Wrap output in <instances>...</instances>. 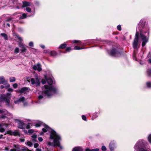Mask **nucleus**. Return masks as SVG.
I'll list each match as a JSON object with an SVG mask.
<instances>
[{
	"mask_svg": "<svg viewBox=\"0 0 151 151\" xmlns=\"http://www.w3.org/2000/svg\"><path fill=\"white\" fill-rule=\"evenodd\" d=\"M39 144L37 143H35L34 145V147L35 148H37L39 146Z\"/></svg>",
	"mask_w": 151,
	"mask_h": 151,
	"instance_id": "45",
	"label": "nucleus"
},
{
	"mask_svg": "<svg viewBox=\"0 0 151 151\" xmlns=\"http://www.w3.org/2000/svg\"><path fill=\"white\" fill-rule=\"evenodd\" d=\"M19 46L21 48V51L22 52H25L26 49L24 46V44L21 43L20 42L19 43Z\"/></svg>",
	"mask_w": 151,
	"mask_h": 151,
	"instance_id": "14",
	"label": "nucleus"
},
{
	"mask_svg": "<svg viewBox=\"0 0 151 151\" xmlns=\"http://www.w3.org/2000/svg\"><path fill=\"white\" fill-rule=\"evenodd\" d=\"M148 140L149 142L151 143V134L149 135L148 138Z\"/></svg>",
	"mask_w": 151,
	"mask_h": 151,
	"instance_id": "35",
	"label": "nucleus"
},
{
	"mask_svg": "<svg viewBox=\"0 0 151 151\" xmlns=\"http://www.w3.org/2000/svg\"><path fill=\"white\" fill-rule=\"evenodd\" d=\"M6 134L14 136H17L19 135L20 133L18 132H12L11 131H8L6 132Z\"/></svg>",
	"mask_w": 151,
	"mask_h": 151,
	"instance_id": "12",
	"label": "nucleus"
},
{
	"mask_svg": "<svg viewBox=\"0 0 151 151\" xmlns=\"http://www.w3.org/2000/svg\"><path fill=\"white\" fill-rule=\"evenodd\" d=\"M110 54L112 56L118 57L120 55V53L116 51L115 49H112L111 50Z\"/></svg>",
	"mask_w": 151,
	"mask_h": 151,
	"instance_id": "7",
	"label": "nucleus"
},
{
	"mask_svg": "<svg viewBox=\"0 0 151 151\" xmlns=\"http://www.w3.org/2000/svg\"><path fill=\"white\" fill-rule=\"evenodd\" d=\"M147 74L149 76H151V69H149L148 70Z\"/></svg>",
	"mask_w": 151,
	"mask_h": 151,
	"instance_id": "28",
	"label": "nucleus"
},
{
	"mask_svg": "<svg viewBox=\"0 0 151 151\" xmlns=\"http://www.w3.org/2000/svg\"><path fill=\"white\" fill-rule=\"evenodd\" d=\"M148 62H149L150 63H151V59H149V60H148Z\"/></svg>",
	"mask_w": 151,
	"mask_h": 151,
	"instance_id": "60",
	"label": "nucleus"
},
{
	"mask_svg": "<svg viewBox=\"0 0 151 151\" xmlns=\"http://www.w3.org/2000/svg\"><path fill=\"white\" fill-rule=\"evenodd\" d=\"M41 82L43 84H44L46 83V81L44 79H42Z\"/></svg>",
	"mask_w": 151,
	"mask_h": 151,
	"instance_id": "42",
	"label": "nucleus"
},
{
	"mask_svg": "<svg viewBox=\"0 0 151 151\" xmlns=\"http://www.w3.org/2000/svg\"><path fill=\"white\" fill-rule=\"evenodd\" d=\"M17 86L18 85L16 83H15L13 85V87L14 88H16L17 87Z\"/></svg>",
	"mask_w": 151,
	"mask_h": 151,
	"instance_id": "40",
	"label": "nucleus"
},
{
	"mask_svg": "<svg viewBox=\"0 0 151 151\" xmlns=\"http://www.w3.org/2000/svg\"><path fill=\"white\" fill-rule=\"evenodd\" d=\"M147 86L149 88H151V83L150 82H148L147 83Z\"/></svg>",
	"mask_w": 151,
	"mask_h": 151,
	"instance_id": "31",
	"label": "nucleus"
},
{
	"mask_svg": "<svg viewBox=\"0 0 151 151\" xmlns=\"http://www.w3.org/2000/svg\"><path fill=\"white\" fill-rule=\"evenodd\" d=\"M12 17H9L5 21L6 22H9L10 21H12Z\"/></svg>",
	"mask_w": 151,
	"mask_h": 151,
	"instance_id": "39",
	"label": "nucleus"
},
{
	"mask_svg": "<svg viewBox=\"0 0 151 151\" xmlns=\"http://www.w3.org/2000/svg\"><path fill=\"white\" fill-rule=\"evenodd\" d=\"M73 43H77L78 42H80V41L76 40H74L73 41Z\"/></svg>",
	"mask_w": 151,
	"mask_h": 151,
	"instance_id": "47",
	"label": "nucleus"
},
{
	"mask_svg": "<svg viewBox=\"0 0 151 151\" xmlns=\"http://www.w3.org/2000/svg\"><path fill=\"white\" fill-rule=\"evenodd\" d=\"M27 17V14L25 13H23L22 14V15H20L19 16V19H24Z\"/></svg>",
	"mask_w": 151,
	"mask_h": 151,
	"instance_id": "20",
	"label": "nucleus"
},
{
	"mask_svg": "<svg viewBox=\"0 0 151 151\" xmlns=\"http://www.w3.org/2000/svg\"><path fill=\"white\" fill-rule=\"evenodd\" d=\"M71 48L70 47H68L66 48V51L67 52H69L70 50H71Z\"/></svg>",
	"mask_w": 151,
	"mask_h": 151,
	"instance_id": "48",
	"label": "nucleus"
},
{
	"mask_svg": "<svg viewBox=\"0 0 151 151\" xmlns=\"http://www.w3.org/2000/svg\"><path fill=\"white\" fill-rule=\"evenodd\" d=\"M1 35L3 37L5 40H8V36L5 33H1Z\"/></svg>",
	"mask_w": 151,
	"mask_h": 151,
	"instance_id": "23",
	"label": "nucleus"
},
{
	"mask_svg": "<svg viewBox=\"0 0 151 151\" xmlns=\"http://www.w3.org/2000/svg\"><path fill=\"white\" fill-rule=\"evenodd\" d=\"M17 38L20 41H21L22 40L21 37H19V36H17Z\"/></svg>",
	"mask_w": 151,
	"mask_h": 151,
	"instance_id": "51",
	"label": "nucleus"
},
{
	"mask_svg": "<svg viewBox=\"0 0 151 151\" xmlns=\"http://www.w3.org/2000/svg\"><path fill=\"white\" fill-rule=\"evenodd\" d=\"M16 150L14 149H11L10 151H16Z\"/></svg>",
	"mask_w": 151,
	"mask_h": 151,
	"instance_id": "58",
	"label": "nucleus"
},
{
	"mask_svg": "<svg viewBox=\"0 0 151 151\" xmlns=\"http://www.w3.org/2000/svg\"><path fill=\"white\" fill-rule=\"evenodd\" d=\"M21 151H31L28 150L27 148L24 147L22 149H21Z\"/></svg>",
	"mask_w": 151,
	"mask_h": 151,
	"instance_id": "27",
	"label": "nucleus"
},
{
	"mask_svg": "<svg viewBox=\"0 0 151 151\" xmlns=\"http://www.w3.org/2000/svg\"><path fill=\"white\" fill-rule=\"evenodd\" d=\"M82 47H80L78 46H76L74 47V49L76 50H78L83 49Z\"/></svg>",
	"mask_w": 151,
	"mask_h": 151,
	"instance_id": "29",
	"label": "nucleus"
},
{
	"mask_svg": "<svg viewBox=\"0 0 151 151\" xmlns=\"http://www.w3.org/2000/svg\"><path fill=\"white\" fill-rule=\"evenodd\" d=\"M8 81L5 80L3 76L0 77V84H6V86L5 87L7 89V87H9L10 86V85L7 83Z\"/></svg>",
	"mask_w": 151,
	"mask_h": 151,
	"instance_id": "8",
	"label": "nucleus"
},
{
	"mask_svg": "<svg viewBox=\"0 0 151 151\" xmlns=\"http://www.w3.org/2000/svg\"><path fill=\"white\" fill-rule=\"evenodd\" d=\"M9 147H5L4 148V150H5L6 151H9Z\"/></svg>",
	"mask_w": 151,
	"mask_h": 151,
	"instance_id": "44",
	"label": "nucleus"
},
{
	"mask_svg": "<svg viewBox=\"0 0 151 151\" xmlns=\"http://www.w3.org/2000/svg\"><path fill=\"white\" fill-rule=\"evenodd\" d=\"M72 151H83V149L80 147H76L73 149Z\"/></svg>",
	"mask_w": 151,
	"mask_h": 151,
	"instance_id": "17",
	"label": "nucleus"
},
{
	"mask_svg": "<svg viewBox=\"0 0 151 151\" xmlns=\"http://www.w3.org/2000/svg\"><path fill=\"white\" fill-rule=\"evenodd\" d=\"M11 94L7 93L6 94H2L0 96V101H5L6 105L9 106Z\"/></svg>",
	"mask_w": 151,
	"mask_h": 151,
	"instance_id": "5",
	"label": "nucleus"
},
{
	"mask_svg": "<svg viewBox=\"0 0 151 151\" xmlns=\"http://www.w3.org/2000/svg\"><path fill=\"white\" fill-rule=\"evenodd\" d=\"M19 49L18 47H16L14 50V52L15 53H17L19 52Z\"/></svg>",
	"mask_w": 151,
	"mask_h": 151,
	"instance_id": "33",
	"label": "nucleus"
},
{
	"mask_svg": "<svg viewBox=\"0 0 151 151\" xmlns=\"http://www.w3.org/2000/svg\"><path fill=\"white\" fill-rule=\"evenodd\" d=\"M28 90V88L27 87H23L21 89L19 90V91L21 93L25 92Z\"/></svg>",
	"mask_w": 151,
	"mask_h": 151,
	"instance_id": "21",
	"label": "nucleus"
},
{
	"mask_svg": "<svg viewBox=\"0 0 151 151\" xmlns=\"http://www.w3.org/2000/svg\"><path fill=\"white\" fill-rule=\"evenodd\" d=\"M30 128V126L29 125H27L26 126V128L27 129H29Z\"/></svg>",
	"mask_w": 151,
	"mask_h": 151,
	"instance_id": "54",
	"label": "nucleus"
},
{
	"mask_svg": "<svg viewBox=\"0 0 151 151\" xmlns=\"http://www.w3.org/2000/svg\"><path fill=\"white\" fill-rule=\"evenodd\" d=\"M13 89L11 88H9L8 89V91H9L12 92L13 91Z\"/></svg>",
	"mask_w": 151,
	"mask_h": 151,
	"instance_id": "52",
	"label": "nucleus"
},
{
	"mask_svg": "<svg viewBox=\"0 0 151 151\" xmlns=\"http://www.w3.org/2000/svg\"><path fill=\"white\" fill-rule=\"evenodd\" d=\"M6 25L9 27L10 26V24L9 23H7Z\"/></svg>",
	"mask_w": 151,
	"mask_h": 151,
	"instance_id": "62",
	"label": "nucleus"
},
{
	"mask_svg": "<svg viewBox=\"0 0 151 151\" xmlns=\"http://www.w3.org/2000/svg\"><path fill=\"white\" fill-rule=\"evenodd\" d=\"M15 78L14 77H12L9 78V81L11 82H12L15 81Z\"/></svg>",
	"mask_w": 151,
	"mask_h": 151,
	"instance_id": "26",
	"label": "nucleus"
},
{
	"mask_svg": "<svg viewBox=\"0 0 151 151\" xmlns=\"http://www.w3.org/2000/svg\"><path fill=\"white\" fill-rule=\"evenodd\" d=\"M33 69L35 70H37L38 71H40L42 70L41 66L40 64H37L36 65H34Z\"/></svg>",
	"mask_w": 151,
	"mask_h": 151,
	"instance_id": "10",
	"label": "nucleus"
},
{
	"mask_svg": "<svg viewBox=\"0 0 151 151\" xmlns=\"http://www.w3.org/2000/svg\"><path fill=\"white\" fill-rule=\"evenodd\" d=\"M40 46L42 48L44 49L45 48V46L44 45H41Z\"/></svg>",
	"mask_w": 151,
	"mask_h": 151,
	"instance_id": "56",
	"label": "nucleus"
},
{
	"mask_svg": "<svg viewBox=\"0 0 151 151\" xmlns=\"http://www.w3.org/2000/svg\"><path fill=\"white\" fill-rule=\"evenodd\" d=\"M34 132V131L32 129L29 130L28 131V133H33Z\"/></svg>",
	"mask_w": 151,
	"mask_h": 151,
	"instance_id": "43",
	"label": "nucleus"
},
{
	"mask_svg": "<svg viewBox=\"0 0 151 151\" xmlns=\"http://www.w3.org/2000/svg\"><path fill=\"white\" fill-rule=\"evenodd\" d=\"M101 149L103 151H106V147L104 146L102 147Z\"/></svg>",
	"mask_w": 151,
	"mask_h": 151,
	"instance_id": "41",
	"label": "nucleus"
},
{
	"mask_svg": "<svg viewBox=\"0 0 151 151\" xmlns=\"http://www.w3.org/2000/svg\"><path fill=\"white\" fill-rule=\"evenodd\" d=\"M32 140L34 142H35L37 141V135L34 134L32 136Z\"/></svg>",
	"mask_w": 151,
	"mask_h": 151,
	"instance_id": "22",
	"label": "nucleus"
},
{
	"mask_svg": "<svg viewBox=\"0 0 151 151\" xmlns=\"http://www.w3.org/2000/svg\"><path fill=\"white\" fill-rule=\"evenodd\" d=\"M26 10L28 12H30L31 11V9L30 8L28 7H27L26 9Z\"/></svg>",
	"mask_w": 151,
	"mask_h": 151,
	"instance_id": "34",
	"label": "nucleus"
},
{
	"mask_svg": "<svg viewBox=\"0 0 151 151\" xmlns=\"http://www.w3.org/2000/svg\"><path fill=\"white\" fill-rule=\"evenodd\" d=\"M36 151H41V150L40 148H37L36 149Z\"/></svg>",
	"mask_w": 151,
	"mask_h": 151,
	"instance_id": "55",
	"label": "nucleus"
},
{
	"mask_svg": "<svg viewBox=\"0 0 151 151\" xmlns=\"http://www.w3.org/2000/svg\"><path fill=\"white\" fill-rule=\"evenodd\" d=\"M82 117L83 120L86 121H87L86 117L85 115H82Z\"/></svg>",
	"mask_w": 151,
	"mask_h": 151,
	"instance_id": "36",
	"label": "nucleus"
},
{
	"mask_svg": "<svg viewBox=\"0 0 151 151\" xmlns=\"http://www.w3.org/2000/svg\"><path fill=\"white\" fill-rule=\"evenodd\" d=\"M23 5L22 6V7H24L27 6H30V3L29 2H27V1H24L23 2Z\"/></svg>",
	"mask_w": 151,
	"mask_h": 151,
	"instance_id": "18",
	"label": "nucleus"
},
{
	"mask_svg": "<svg viewBox=\"0 0 151 151\" xmlns=\"http://www.w3.org/2000/svg\"><path fill=\"white\" fill-rule=\"evenodd\" d=\"M43 97V95H40L38 96V100H40L41 99H42Z\"/></svg>",
	"mask_w": 151,
	"mask_h": 151,
	"instance_id": "38",
	"label": "nucleus"
},
{
	"mask_svg": "<svg viewBox=\"0 0 151 151\" xmlns=\"http://www.w3.org/2000/svg\"><path fill=\"white\" fill-rule=\"evenodd\" d=\"M67 46L66 44L64 43L63 44H62L60 45L59 47V48L63 49L65 48Z\"/></svg>",
	"mask_w": 151,
	"mask_h": 151,
	"instance_id": "25",
	"label": "nucleus"
},
{
	"mask_svg": "<svg viewBox=\"0 0 151 151\" xmlns=\"http://www.w3.org/2000/svg\"><path fill=\"white\" fill-rule=\"evenodd\" d=\"M5 125L6 127H7L8 125L7 124L2 123L0 124V132H4L5 131V129L2 127V126Z\"/></svg>",
	"mask_w": 151,
	"mask_h": 151,
	"instance_id": "16",
	"label": "nucleus"
},
{
	"mask_svg": "<svg viewBox=\"0 0 151 151\" xmlns=\"http://www.w3.org/2000/svg\"><path fill=\"white\" fill-rule=\"evenodd\" d=\"M38 140L40 142H41L43 141V139L42 137H39L38 138Z\"/></svg>",
	"mask_w": 151,
	"mask_h": 151,
	"instance_id": "46",
	"label": "nucleus"
},
{
	"mask_svg": "<svg viewBox=\"0 0 151 151\" xmlns=\"http://www.w3.org/2000/svg\"><path fill=\"white\" fill-rule=\"evenodd\" d=\"M143 20H141L137 26L135 37L133 43V47L134 49H137L139 45L141 42H142V45L144 47L148 42V37L142 34V32L146 33L149 30L148 27H142Z\"/></svg>",
	"mask_w": 151,
	"mask_h": 151,
	"instance_id": "1",
	"label": "nucleus"
},
{
	"mask_svg": "<svg viewBox=\"0 0 151 151\" xmlns=\"http://www.w3.org/2000/svg\"><path fill=\"white\" fill-rule=\"evenodd\" d=\"M50 50H45L44 51V52L46 53L48 55L49 54V52H50Z\"/></svg>",
	"mask_w": 151,
	"mask_h": 151,
	"instance_id": "30",
	"label": "nucleus"
},
{
	"mask_svg": "<svg viewBox=\"0 0 151 151\" xmlns=\"http://www.w3.org/2000/svg\"><path fill=\"white\" fill-rule=\"evenodd\" d=\"M48 144L49 145H51V143L50 142H49L48 143Z\"/></svg>",
	"mask_w": 151,
	"mask_h": 151,
	"instance_id": "64",
	"label": "nucleus"
},
{
	"mask_svg": "<svg viewBox=\"0 0 151 151\" xmlns=\"http://www.w3.org/2000/svg\"><path fill=\"white\" fill-rule=\"evenodd\" d=\"M17 14H18L17 13H15L14 14V15H15Z\"/></svg>",
	"mask_w": 151,
	"mask_h": 151,
	"instance_id": "63",
	"label": "nucleus"
},
{
	"mask_svg": "<svg viewBox=\"0 0 151 151\" xmlns=\"http://www.w3.org/2000/svg\"><path fill=\"white\" fill-rule=\"evenodd\" d=\"M20 141H21V142H24V141H25V140L23 138H21L20 139Z\"/></svg>",
	"mask_w": 151,
	"mask_h": 151,
	"instance_id": "53",
	"label": "nucleus"
},
{
	"mask_svg": "<svg viewBox=\"0 0 151 151\" xmlns=\"http://www.w3.org/2000/svg\"><path fill=\"white\" fill-rule=\"evenodd\" d=\"M57 53L56 52L54 51H50L49 52V55L50 56H54L56 55Z\"/></svg>",
	"mask_w": 151,
	"mask_h": 151,
	"instance_id": "19",
	"label": "nucleus"
},
{
	"mask_svg": "<svg viewBox=\"0 0 151 151\" xmlns=\"http://www.w3.org/2000/svg\"><path fill=\"white\" fill-rule=\"evenodd\" d=\"M79 45H84V43H81Z\"/></svg>",
	"mask_w": 151,
	"mask_h": 151,
	"instance_id": "59",
	"label": "nucleus"
},
{
	"mask_svg": "<svg viewBox=\"0 0 151 151\" xmlns=\"http://www.w3.org/2000/svg\"><path fill=\"white\" fill-rule=\"evenodd\" d=\"M4 88V86L3 85H1V87H0V88L1 89H3Z\"/></svg>",
	"mask_w": 151,
	"mask_h": 151,
	"instance_id": "57",
	"label": "nucleus"
},
{
	"mask_svg": "<svg viewBox=\"0 0 151 151\" xmlns=\"http://www.w3.org/2000/svg\"><path fill=\"white\" fill-rule=\"evenodd\" d=\"M44 127V128L42 129L43 132L40 133V135H42L43 132H45L47 131L50 132L51 133L50 138L54 139V146H57L60 148H62V147L60 143V140L61 139L60 136L58 135L55 131L50 128L47 125H45Z\"/></svg>",
	"mask_w": 151,
	"mask_h": 151,
	"instance_id": "2",
	"label": "nucleus"
},
{
	"mask_svg": "<svg viewBox=\"0 0 151 151\" xmlns=\"http://www.w3.org/2000/svg\"><path fill=\"white\" fill-rule=\"evenodd\" d=\"M45 78L50 86L47 85H45L43 88V92L46 95L50 97L56 93L57 89L54 87L51 86L53 83L51 78L47 79L46 76H45Z\"/></svg>",
	"mask_w": 151,
	"mask_h": 151,
	"instance_id": "3",
	"label": "nucleus"
},
{
	"mask_svg": "<svg viewBox=\"0 0 151 151\" xmlns=\"http://www.w3.org/2000/svg\"><path fill=\"white\" fill-rule=\"evenodd\" d=\"M25 100V99L24 97H21L19 99H17V100H15L14 102L15 104H18L19 102H24Z\"/></svg>",
	"mask_w": 151,
	"mask_h": 151,
	"instance_id": "13",
	"label": "nucleus"
},
{
	"mask_svg": "<svg viewBox=\"0 0 151 151\" xmlns=\"http://www.w3.org/2000/svg\"><path fill=\"white\" fill-rule=\"evenodd\" d=\"M147 145L145 141L141 140L137 142L134 148L137 151H148V149L146 148Z\"/></svg>",
	"mask_w": 151,
	"mask_h": 151,
	"instance_id": "4",
	"label": "nucleus"
},
{
	"mask_svg": "<svg viewBox=\"0 0 151 151\" xmlns=\"http://www.w3.org/2000/svg\"><path fill=\"white\" fill-rule=\"evenodd\" d=\"M115 144V143L114 141L111 142L109 144V148L111 151H113Z\"/></svg>",
	"mask_w": 151,
	"mask_h": 151,
	"instance_id": "15",
	"label": "nucleus"
},
{
	"mask_svg": "<svg viewBox=\"0 0 151 151\" xmlns=\"http://www.w3.org/2000/svg\"><path fill=\"white\" fill-rule=\"evenodd\" d=\"M15 122L18 125V127L21 129H23L24 128V124L23 122L18 120H16Z\"/></svg>",
	"mask_w": 151,
	"mask_h": 151,
	"instance_id": "11",
	"label": "nucleus"
},
{
	"mask_svg": "<svg viewBox=\"0 0 151 151\" xmlns=\"http://www.w3.org/2000/svg\"><path fill=\"white\" fill-rule=\"evenodd\" d=\"M0 114H2L4 115L0 116V118L1 119H4L6 117V115H10V113L4 109H0Z\"/></svg>",
	"mask_w": 151,
	"mask_h": 151,
	"instance_id": "6",
	"label": "nucleus"
},
{
	"mask_svg": "<svg viewBox=\"0 0 151 151\" xmlns=\"http://www.w3.org/2000/svg\"><path fill=\"white\" fill-rule=\"evenodd\" d=\"M26 144H27L29 146L31 147L32 145V142L30 141L27 142Z\"/></svg>",
	"mask_w": 151,
	"mask_h": 151,
	"instance_id": "32",
	"label": "nucleus"
},
{
	"mask_svg": "<svg viewBox=\"0 0 151 151\" xmlns=\"http://www.w3.org/2000/svg\"><path fill=\"white\" fill-rule=\"evenodd\" d=\"M42 125V124L40 123H37L35 125V127H38L41 126V125Z\"/></svg>",
	"mask_w": 151,
	"mask_h": 151,
	"instance_id": "37",
	"label": "nucleus"
},
{
	"mask_svg": "<svg viewBox=\"0 0 151 151\" xmlns=\"http://www.w3.org/2000/svg\"><path fill=\"white\" fill-rule=\"evenodd\" d=\"M117 29L119 30H121V26L120 25H118L117 26Z\"/></svg>",
	"mask_w": 151,
	"mask_h": 151,
	"instance_id": "50",
	"label": "nucleus"
},
{
	"mask_svg": "<svg viewBox=\"0 0 151 151\" xmlns=\"http://www.w3.org/2000/svg\"><path fill=\"white\" fill-rule=\"evenodd\" d=\"M3 136V135H2V134L0 135V139L2 138Z\"/></svg>",
	"mask_w": 151,
	"mask_h": 151,
	"instance_id": "61",
	"label": "nucleus"
},
{
	"mask_svg": "<svg viewBox=\"0 0 151 151\" xmlns=\"http://www.w3.org/2000/svg\"><path fill=\"white\" fill-rule=\"evenodd\" d=\"M29 46L30 47H33V42H31L29 43Z\"/></svg>",
	"mask_w": 151,
	"mask_h": 151,
	"instance_id": "49",
	"label": "nucleus"
},
{
	"mask_svg": "<svg viewBox=\"0 0 151 151\" xmlns=\"http://www.w3.org/2000/svg\"><path fill=\"white\" fill-rule=\"evenodd\" d=\"M30 81L32 84H35L37 86H39L40 83V80L37 78H32Z\"/></svg>",
	"mask_w": 151,
	"mask_h": 151,
	"instance_id": "9",
	"label": "nucleus"
},
{
	"mask_svg": "<svg viewBox=\"0 0 151 151\" xmlns=\"http://www.w3.org/2000/svg\"><path fill=\"white\" fill-rule=\"evenodd\" d=\"M86 151H99V149L98 148L92 149L87 148L86 150Z\"/></svg>",
	"mask_w": 151,
	"mask_h": 151,
	"instance_id": "24",
	"label": "nucleus"
}]
</instances>
